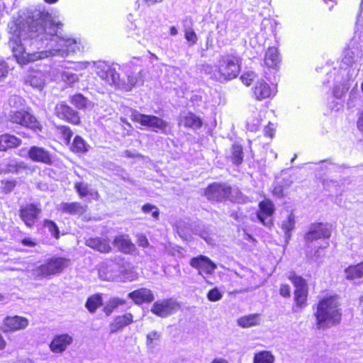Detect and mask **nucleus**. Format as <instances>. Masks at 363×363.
I'll return each instance as SVG.
<instances>
[{
    "label": "nucleus",
    "mask_w": 363,
    "mask_h": 363,
    "mask_svg": "<svg viewBox=\"0 0 363 363\" xmlns=\"http://www.w3.org/2000/svg\"><path fill=\"white\" fill-rule=\"evenodd\" d=\"M62 24H10L9 46L20 65L50 56L66 57L70 52L83 50L79 39L64 37Z\"/></svg>",
    "instance_id": "f257e3e1"
},
{
    "label": "nucleus",
    "mask_w": 363,
    "mask_h": 363,
    "mask_svg": "<svg viewBox=\"0 0 363 363\" xmlns=\"http://www.w3.org/2000/svg\"><path fill=\"white\" fill-rule=\"evenodd\" d=\"M315 325L318 330H325L338 325L342 320V310L337 296L321 299L314 312Z\"/></svg>",
    "instance_id": "f03ea898"
},
{
    "label": "nucleus",
    "mask_w": 363,
    "mask_h": 363,
    "mask_svg": "<svg viewBox=\"0 0 363 363\" xmlns=\"http://www.w3.org/2000/svg\"><path fill=\"white\" fill-rule=\"evenodd\" d=\"M64 20L57 11H48L43 6H33L20 10L18 21V23H61Z\"/></svg>",
    "instance_id": "7ed1b4c3"
},
{
    "label": "nucleus",
    "mask_w": 363,
    "mask_h": 363,
    "mask_svg": "<svg viewBox=\"0 0 363 363\" xmlns=\"http://www.w3.org/2000/svg\"><path fill=\"white\" fill-rule=\"evenodd\" d=\"M70 264L68 259L63 257H52L43 264L32 270L31 274L35 279H40L51 275L61 273Z\"/></svg>",
    "instance_id": "20e7f679"
},
{
    "label": "nucleus",
    "mask_w": 363,
    "mask_h": 363,
    "mask_svg": "<svg viewBox=\"0 0 363 363\" xmlns=\"http://www.w3.org/2000/svg\"><path fill=\"white\" fill-rule=\"evenodd\" d=\"M240 72L238 60L233 55L221 57L218 62V73L220 79L230 80L235 78Z\"/></svg>",
    "instance_id": "39448f33"
},
{
    "label": "nucleus",
    "mask_w": 363,
    "mask_h": 363,
    "mask_svg": "<svg viewBox=\"0 0 363 363\" xmlns=\"http://www.w3.org/2000/svg\"><path fill=\"white\" fill-rule=\"evenodd\" d=\"M93 65L96 74L106 84L121 87L119 74L112 66L103 61L94 62Z\"/></svg>",
    "instance_id": "423d86ee"
},
{
    "label": "nucleus",
    "mask_w": 363,
    "mask_h": 363,
    "mask_svg": "<svg viewBox=\"0 0 363 363\" xmlns=\"http://www.w3.org/2000/svg\"><path fill=\"white\" fill-rule=\"evenodd\" d=\"M131 117L134 121L151 128L155 132L160 130L165 133L167 128V123L156 116L142 114L135 111L132 113Z\"/></svg>",
    "instance_id": "0eeeda50"
},
{
    "label": "nucleus",
    "mask_w": 363,
    "mask_h": 363,
    "mask_svg": "<svg viewBox=\"0 0 363 363\" xmlns=\"http://www.w3.org/2000/svg\"><path fill=\"white\" fill-rule=\"evenodd\" d=\"M9 118L13 123L28 128L35 131L41 130L42 126L39 121H38L34 116L26 111H11L9 113Z\"/></svg>",
    "instance_id": "6e6552de"
},
{
    "label": "nucleus",
    "mask_w": 363,
    "mask_h": 363,
    "mask_svg": "<svg viewBox=\"0 0 363 363\" xmlns=\"http://www.w3.org/2000/svg\"><path fill=\"white\" fill-rule=\"evenodd\" d=\"M180 308L179 303L173 298H165L155 302L151 312L160 318H167L175 313Z\"/></svg>",
    "instance_id": "1a4fd4ad"
},
{
    "label": "nucleus",
    "mask_w": 363,
    "mask_h": 363,
    "mask_svg": "<svg viewBox=\"0 0 363 363\" xmlns=\"http://www.w3.org/2000/svg\"><path fill=\"white\" fill-rule=\"evenodd\" d=\"M289 279L296 288L294 291V298L296 305L299 307H302L306 304L308 296L306 281L303 278L295 274L294 273H291L289 275Z\"/></svg>",
    "instance_id": "9d476101"
},
{
    "label": "nucleus",
    "mask_w": 363,
    "mask_h": 363,
    "mask_svg": "<svg viewBox=\"0 0 363 363\" xmlns=\"http://www.w3.org/2000/svg\"><path fill=\"white\" fill-rule=\"evenodd\" d=\"M21 219L28 228H32L37 223L41 208L37 204L28 203L22 206L19 211Z\"/></svg>",
    "instance_id": "9b49d317"
},
{
    "label": "nucleus",
    "mask_w": 363,
    "mask_h": 363,
    "mask_svg": "<svg viewBox=\"0 0 363 363\" xmlns=\"http://www.w3.org/2000/svg\"><path fill=\"white\" fill-rule=\"evenodd\" d=\"M231 187L225 184L213 183L204 191V195L210 201H220L229 197Z\"/></svg>",
    "instance_id": "f8f14e48"
},
{
    "label": "nucleus",
    "mask_w": 363,
    "mask_h": 363,
    "mask_svg": "<svg viewBox=\"0 0 363 363\" xmlns=\"http://www.w3.org/2000/svg\"><path fill=\"white\" fill-rule=\"evenodd\" d=\"M190 265L198 269L199 274L202 276L205 279V274L211 275L213 274L215 269L217 268V266L214 262H213L208 257L203 255L192 258L190 260Z\"/></svg>",
    "instance_id": "ddd939ff"
},
{
    "label": "nucleus",
    "mask_w": 363,
    "mask_h": 363,
    "mask_svg": "<svg viewBox=\"0 0 363 363\" xmlns=\"http://www.w3.org/2000/svg\"><path fill=\"white\" fill-rule=\"evenodd\" d=\"M55 112L59 118L72 124L79 125L81 122L78 112L64 102L58 103L55 106Z\"/></svg>",
    "instance_id": "4468645a"
},
{
    "label": "nucleus",
    "mask_w": 363,
    "mask_h": 363,
    "mask_svg": "<svg viewBox=\"0 0 363 363\" xmlns=\"http://www.w3.org/2000/svg\"><path fill=\"white\" fill-rule=\"evenodd\" d=\"M122 272V267L118 263L108 261L104 263L99 269V277L104 281H115Z\"/></svg>",
    "instance_id": "2eb2a0df"
},
{
    "label": "nucleus",
    "mask_w": 363,
    "mask_h": 363,
    "mask_svg": "<svg viewBox=\"0 0 363 363\" xmlns=\"http://www.w3.org/2000/svg\"><path fill=\"white\" fill-rule=\"evenodd\" d=\"M330 235L331 230L328 224L316 223L310 227L304 238L306 242H313L318 239H328Z\"/></svg>",
    "instance_id": "dca6fc26"
},
{
    "label": "nucleus",
    "mask_w": 363,
    "mask_h": 363,
    "mask_svg": "<svg viewBox=\"0 0 363 363\" xmlns=\"http://www.w3.org/2000/svg\"><path fill=\"white\" fill-rule=\"evenodd\" d=\"M28 323L26 318L18 315L8 316L4 318L1 329L4 333L14 332L25 329Z\"/></svg>",
    "instance_id": "f3484780"
},
{
    "label": "nucleus",
    "mask_w": 363,
    "mask_h": 363,
    "mask_svg": "<svg viewBox=\"0 0 363 363\" xmlns=\"http://www.w3.org/2000/svg\"><path fill=\"white\" fill-rule=\"evenodd\" d=\"M259 211L257 213L258 219L267 227L273 224L272 215L274 212V205L270 200H264L259 203Z\"/></svg>",
    "instance_id": "a211bd4d"
},
{
    "label": "nucleus",
    "mask_w": 363,
    "mask_h": 363,
    "mask_svg": "<svg viewBox=\"0 0 363 363\" xmlns=\"http://www.w3.org/2000/svg\"><path fill=\"white\" fill-rule=\"evenodd\" d=\"M350 77L347 69L341 68L340 75L335 77V86L333 88V96L337 99H341L350 88Z\"/></svg>",
    "instance_id": "6ab92c4d"
},
{
    "label": "nucleus",
    "mask_w": 363,
    "mask_h": 363,
    "mask_svg": "<svg viewBox=\"0 0 363 363\" xmlns=\"http://www.w3.org/2000/svg\"><path fill=\"white\" fill-rule=\"evenodd\" d=\"M342 62L347 66H351L357 62H363L362 50L357 45H350L344 51Z\"/></svg>",
    "instance_id": "aec40b11"
},
{
    "label": "nucleus",
    "mask_w": 363,
    "mask_h": 363,
    "mask_svg": "<svg viewBox=\"0 0 363 363\" xmlns=\"http://www.w3.org/2000/svg\"><path fill=\"white\" fill-rule=\"evenodd\" d=\"M73 338L68 334L57 335L50 344V350L54 353H62L72 344Z\"/></svg>",
    "instance_id": "412c9836"
},
{
    "label": "nucleus",
    "mask_w": 363,
    "mask_h": 363,
    "mask_svg": "<svg viewBox=\"0 0 363 363\" xmlns=\"http://www.w3.org/2000/svg\"><path fill=\"white\" fill-rule=\"evenodd\" d=\"M29 158L36 162H41L46 164H52V156L45 148L38 146H33L28 152Z\"/></svg>",
    "instance_id": "4be33fe9"
},
{
    "label": "nucleus",
    "mask_w": 363,
    "mask_h": 363,
    "mask_svg": "<svg viewBox=\"0 0 363 363\" xmlns=\"http://www.w3.org/2000/svg\"><path fill=\"white\" fill-rule=\"evenodd\" d=\"M128 297L138 305L143 303H150L155 300L152 291L147 288L135 290L128 294Z\"/></svg>",
    "instance_id": "5701e85b"
},
{
    "label": "nucleus",
    "mask_w": 363,
    "mask_h": 363,
    "mask_svg": "<svg viewBox=\"0 0 363 363\" xmlns=\"http://www.w3.org/2000/svg\"><path fill=\"white\" fill-rule=\"evenodd\" d=\"M133 321V315L126 313L122 315L116 316L109 325L110 334H114L129 325Z\"/></svg>",
    "instance_id": "b1692460"
},
{
    "label": "nucleus",
    "mask_w": 363,
    "mask_h": 363,
    "mask_svg": "<svg viewBox=\"0 0 363 363\" xmlns=\"http://www.w3.org/2000/svg\"><path fill=\"white\" fill-rule=\"evenodd\" d=\"M57 209L63 213L82 215L86 211V206H83L79 202H62L57 206Z\"/></svg>",
    "instance_id": "393cba45"
},
{
    "label": "nucleus",
    "mask_w": 363,
    "mask_h": 363,
    "mask_svg": "<svg viewBox=\"0 0 363 363\" xmlns=\"http://www.w3.org/2000/svg\"><path fill=\"white\" fill-rule=\"evenodd\" d=\"M85 244L101 253H108L111 250L109 240L103 238H90L85 241Z\"/></svg>",
    "instance_id": "a878e982"
},
{
    "label": "nucleus",
    "mask_w": 363,
    "mask_h": 363,
    "mask_svg": "<svg viewBox=\"0 0 363 363\" xmlns=\"http://www.w3.org/2000/svg\"><path fill=\"white\" fill-rule=\"evenodd\" d=\"M113 245L119 251L125 254H130L135 249V245L132 242L128 235H125L116 236L113 241Z\"/></svg>",
    "instance_id": "bb28decb"
},
{
    "label": "nucleus",
    "mask_w": 363,
    "mask_h": 363,
    "mask_svg": "<svg viewBox=\"0 0 363 363\" xmlns=\"http://www.w3.org/2000/svg\"><path fill=\"white\" fill-rule=\"evenodd\" d=\"M272 89L269 85L263 79H259L253 87V94L258 101L269 98L272 95Z\"/></svg>",
    "instance_id": "cd10ccee"
},
{
    "label": "nucleus",
    "mask_w": 363,
    "mask_h": 363,
    "mask_svg": "<svg viewBox=\"0 0 363 363\" xmlns=\"http://www.w3.org/2000/svg\"><path fill=\"white\" fill-rule=\"evenodd\" d=\"M0 171L4 173H20L27 169L23 162H18L16 160H5L1 164Z\"/></svg>",
    "instance_id": "c85d7f7f"
},
{
    "label": "nucleus",
    "mask_w": 363,
    "mask_h": 363,
    "mask_svg": "<svg viewBox=\"0 0 363 363\" xmlns=\"http://www.w3.org/2000/svg\"><path fill=\"white\" fill-rule=\"evenodd\" d=\"M25 82L35 89L42 90L45 85V75L42 72H34L26 78Z\"/></svg>",
    "instance_id": "c756f323"
},
{
    "label": "nucleus",
    "mask_w": 363,
    "mask_h": 363,
    "mask_svg": "<svg viewBox=\"0 0 363 363\" xmlns=\"http://www.w3.org/2000/svg\"><path fill=\"white\" fill-rule=\"evenodd\" d=\"M21 144V140L15 135L3 134L0 135V151L15 148Z\"/></svg>",
    "instance_id": "7c9ffc66"
},
{
    "label": "nucleus",
    "mask_w": 363,
    "mask_h": 363,
    "mask_svg": "<svg viewBox=\"0 0 363 363\" xmlns=\"http://www.w3.org/2000/svg\"><path fill=\"white\" fill-rule=\"evenodd\" d=\"M144 74L142 70L138 72H133L128 74L127 82L123 89L125 91H130L134 86L143 84Z\"/></svg>",
    "instance_id": "2f4dec72"
},
{
    "label": "nucleus",
    "mask_w": 363,
    "mask_h": 363,
    "mask_svg": "<svg viewBox=\"0 0 363 363\" xmlns=\"http://www.w3.org/2000/svg\"><path fill=\"white\" fill-rule=\"evenodd\" d=\"M69 148L74 153H86L89 151L90 146L81 136L76 135Z\"/></svg>",
    "instance_id": "473e14b6"
},
{
    "label": "nucleus",
    "mask_w": 363,
    "mask_h": 363,
    "mask_svg": "<svg viewBox=\"0 0 363 363\" xmlns=\"http://www.w3.org/2000/svg\"><path fill=\"white\" fill-rule=\"evenodd\" d=\"M279 55L277 48L271 47L265 54L264 63L268 67H275L279 63Z\"/></svg>",
    "instance_id": "72a5a7b5"
},
{
    "label": "nucleus",
    "mask_w": 363,
    "mask_h": 363,
    "mask_svg": "<svg viewBox=\"0 0 363 363\" xmlns=\"http://www.w3.org/2000/svg\"><path fill=\"white\" fill-rule=\"evenodd\" d=\"M259 323V315L257 313L242 316L238 320V324L242 328H250Z\"/></svg>",
    "instance_id": "f704fd0d"
},
{
    "label": "nucleus",
    "mask_w": 363,
    "mask_h": 363,
    "mask_svg": "<svg viewBox=\"0 0 363 363\" xmlns=\"http://www.w3.org/2000/svg\"><path fill=\"white\" fill-rule=\"evenodd\" d=\"M275 357L270 351L262 350L255 354L253 363H274Z\"/></svg>",
    "instance_id": "c9c22d12"
},
{
    "label": "nucleus",
    "mask_w": 363,
    "mask_h": 363,
    "mask_svg": "<svg viewBox=\"0 0 363 363\" xmlns=\"http://www.w3.org/2000/svg\"><path fill=\"white\" fill-rule=\"evenodd\" d=\"M295 227V218L294 215L291 213L286 220H284L281 223V229L284 231L285 240L288 242L291 238V231L294 229Z\"/></svg>",
    "instance_id": "e433bc0d"
},
{
    "label": "nucleus",
    "mask_w": 363,
    "mask_h": 363,
    "mask_svg": "<svg viewBox=\"0 0 363 363\" xmlns=\"http://www.w3.org/2000/svg\"><path fill=\"white\" fill-rule=\"evenodd\" d=\"M70 103L77 108L80 110L86 109L91 102L82 94H77L70 97Z\"/></svg>",
    "instance_id": "4c0bfd02"
},
{
    "label": "nucleus",
    "mask_w": 363,
    "mask_h": 363,
    "mask_svg": "<svg viewBox=\"0 0 363 363\" xmlns=\"http://www.w3.org/2000/svg\"><path fill=\"white\" fill-rule=\"evenodd\" d=\"M182 123L185 127L192 128H199L202 125L200 118L191 113H189L184 117Z\"/></svg>",
    "instance_id": "58836bf2"
},
{
    "label": "nucleus",
    "mask_w": 363,
    "mask_h": 363,
    "mask_svg": "<svg viewBox=\"0 0 363 363\" xmlns=\"http://www.w3.org/2000/svg\"><path fill=\"white\" fill-rule=\"evenodd\" d=\"M102 305V298L100 295H94L89 297L86 302V308L90 313H94Z\"/></svg>",
    "instance_id": "ea45409f"
},
{
    "label": "nucleus",
    "mask_w": 363,
    "mask_h": 363,
    "mask_svg": "<svg viewBox=\"0 0 363 363\" xmlns=\"http://www.w3.org/2000/svg\"><path fill=\"white\" fill-rule=\"evenodd\" d=\"M243 152L242 146L235 144L232 147L231 160L234 164L239 165L242 162Z\"/></svg>",
    "instance_id": "a19ab883"
},
{
    "label": "nucleus",
    "mask_w": 363,
    "mask_h": 363,
    "mask_svg": "<svg viewBox=\"0 0 363 363\" xmlns=\"http://www.w3.org/2000/svg\"><path fill=\"white\" fill-rule=\"evenodd\" d=\"M61 79L67 84L72 85L79 80V77L77 74L67 70L61 73Z\"/></svg>",
    "instance_id": "79ce46f5"
},
{
    "label": "nucleus",
    "mask_w": 363,
    "mask_h": 363,
    "mask_svg": "<svg viewBox=\"0 0 363 363\" xmlns=\"http://www.w3.org/2000/svg\"><path fill=\"white\" fill-rule=\"evenodd\" d=\"M357 265H352L348 267L345 270V277L347 279H354L362 277L359 271L358 270Z\"/></svg>",
    "instance_id": "37998d69"
},
{
    "label": "nucleus",
    "mask_w": 363,
    "mask_h": 363,
    "mask_svg": "<svg viewBox=\"0 0 363 363\" xmlns=\"http://www.w3.org/2000/svg\"><path fill=\"white\" fill-rule=\"evenodd\" d=\"M60 133L62 135L64 142L66 145L70 143L72 137L73 136V132L69 127L66 125H62L58 128Z\"/></svg>",
    "instance_id": "c03bdc74"
},
{
    "label": "nucleus",
    "mask_w": 363,
    "mask_h": 363,
    "mask_svg": "<svg viewBox=\"0 0 363 363\" xmlns=\"http://www.w3.org/2000/svg\"><path fill=\"white\" fill-rule=\"evenodd\" d=\"M43 226L48 230L54 238H59L60 231L55 223L50 220H45Z\"/></svg>",
    "instance_id": "a18cd8bd"
},
{
    "label": "nucleus",
    "mask_w": 363,
    "mask_h": 363,
    "mask_svg": "<svg viewBox=\"0 0 363 363\" xmlns=\"http://www.w3.org/2000/svg\"><path fill=\"white\" fill-rule=\"evenodd\" d=\"M74 188L81 198L90 194V191L89 190V186L86 183L76 182L74 184Z\"/></svg>",
    "instance_id": "49530a36"
},
{
    "label": "nucleus",
    "mask_w": 363,
    "mask_h": 363,
    "mask_svg": "<svg viewBox=\"0 0 363 363\" xmlns=\"http://www.w3.org/2000/svg\"><path fill=\"white\" fill-rule=\"evenodd\" d=\"M142 211L145 213H152V216L155 219L157 220L160 216V211L158 208L156 206L147 203L143 206Z\"/></svg>",
    "instance_id": "de8ad7c7"
},
{
    "label": "nucleus",
    "mask_w": 363,
    "mask_h": 363,
    "mask_svg": "<svg viewBox=\"0 0 363 363\" xmlns=\"http://www.w3.org/2000/svg\"><path fill=\"white\" fill-rule=\"evenodd\" d=\"M223 297V294L221 292L218 290V288H213V289L210 290L207 294V298L210 301H218L220 300Z\"/></svg>",
    "instance_id": "09e8293b"
},
{
    "label": "nucleus",
    "mask_w": 363,
    "mask_h": 363,
    "mask_svg": "<svg viewBox=\"0 0 363 363\" xmlns=\"http://www.w3.org/2000/svg\"><path fill=\"white\" fill-rule=\"evenodd\" d=\"M185 38L188 42L191 43V45L196 43L197 35L191 28L187 27L185 28Z\"/></svg>",
    "instance_id": "8fccbe9b"
},
{
    "label": "nucleus",
    "mask_w": 363,
    "mask_h": 363,
    "mask_svg": "<svg viewBox=\"0 0 363 363\" xmlns=\"http://www.w3.org/2000/svg\"><path fill=\"white\" fill-rule=\"evenodd\" d=\"M23 99L18 96L13 95L9 98V104L11 107L19 108L23 106Z\"/></svg>",
    "instance_id": "3c124183"
},
{
    "label": "nucleus",
    "mask_w": 363,
    "mask_h": 363,
    "mask_svg": "<svg viewBox=\"0 0 363 363\" xmlns=\"http://www.w3.org/2000/svg\"><path fill=\"white\" fill-rule=\"evenodd\" d=\"M21 243L26 247H35L38 245V240L30 237H25L21 240Z\"/></svg>",
    "instance_id": "603ef678"
},
{
    "label": "nucleus",
    "mask_w": 363,
    "mask_h": 363,
    "mask_svg": "<svg viewBox=\"0 0 363 363\" xmlns=\"http://www.w3.org/2000/svg\"><path fill=\"white\" fill-rule=\"evenodd\" d=\"M1 184L3 191L6 194L10 193L16 185L15 181H2Z\"/></svg>",
    "instance_id": "864d4df0"
},
{
    "label": "nucleus",
    "mask_w": 363,
    "mask_h": 363,
    "mask_svg": "<svg viewBox=\"0 0 363 363\" xmlns=\"http://www.w3.org/2000/svg\"><path fill=\"white\" fill-rule=\"evenodd\" d=\"M256 74L253 72H250L242 74L240 79L245 84L249 86L251 84V82L254 80Z\"/></svg>",
    "instance_id": "5fc2aeb1"
},
{
    "label": "nucleus",
    "mask_w": 363,
    "mask_h": 363,
    "mask_svg": "<svg viewBox=\"0 0 363 363\" xmlns=\"http://www.w3.org/2000/svg\"><path fill=\"white\" fill-rule=\"evenodd\" d=\"M260 125V121L258 118H255L250 121V119L247 121V129L252 132L256 131Z\"/></svg>",
    "instance_id": "6e6d98bb"
},
{
    "label": "nucleus",
    "mask_w": 363,
    "mask_h": 363,
    "mask_svg": "<svg viewBox=\"0 0 363 363\" xmlns=\"http://www.w3.org/2000/svg\"><path fill=\"white\" fill-rule=\"evenodd\" d=\"M8 74V65L3 60H0V82H2Z\"/></svg>",
    "instance_id": "4d7b16f0"
},
{
    "label": "nucleus",
    "mask_w": 363,
    "mask_h": 363,
    "mask_svg": "<svg viewBox=\"0 0 363 363\" xmlns=\"http://www.w3.org/2000/svg\"><path fill=\"white\" fill-rule=\"evenodd\" d=\"M161 337V334L157 331L153 330L147 335V344H152L154 340H158Z\"/></svg>",
    "instance_id": "13d9d810"
},
{
    "label": "nucleus",
    "mask_w": 363,
    "mask_h": 363,
    "mask_svg": "<svg viewBox=\"0 0 363 363\" xmlns=\"http://www.w3.org/2000/svg\"><path fill=\"white\" fill-rule=\"evenodd\" d=\"M108 303L110 304V307H111L113 309H116L119 306L125 304V301L118 298H113L110 299Z\"/></svg>",
    "instance_id": "bf43d9fd"
},
{
    "label": "nucleus",
    "mask_w": 363,
    "mask_h": 363,
    "mask_svg": "<svg viewBox=\"0 0 363 363\" xmlns=\"http://www.w3.org/2000/svg\"><path fill=\"white\" fill-rule=\"evenodd\" d=\"M138 244L140 247H146L149 245V242L146 236L140 235L138 238Z\"/></svg>",
    "instance_id": "052dcab7"
},
{
    "label": "nucleus",
    "mask_w": 363,
    "mask_h": 363,
    "mask_svg": "<svg viewBox=\"0 0 363 363\" xmlns=\"http://www.w3.org/2000/svg\"><path fill=\"white\" fill-rule=\"evenodd\" d=\"M280 294L284 297L290 296V287L289 285H281L280 287Z\"/></svg>",
    "instance_id": "680f3d73"
},
{
    "label": "nucleus",
    "mask_w": 363,
    "mask_h": 363,
    "mask_svg": "<svg viewBox=\"0 0 363 363\" xmlns=\"http://www.w3.org/2000/svg\"><path fill=\"white\" fill-rule=\"evenodd\" d=\"M273 194L278 197H282L283 194V187L281 186L277 185L273 189Z\"/></svg>",
    "instance_id": "e2e57ef3"
},
{
    "label": "nucleus",
    "mask_w": 363,
    "mask_h": 363,
    "mask_svg": "<svg viewBox=\"0 0 363 363\" xmlns=\"http://www.w3.org/2000/svg\"><path fill=\"white\" fill-rule=\"evenodd\" d=\"M270 125H271V123H269V125L266 126L264 128V133L265 135L272 138V136L274 135V129H273V128H271Z\"/></svg>",
    "instance_id": "0e129e2a"
},
{
    "label": "nucleus",
    "mask_w": 363,
    "mask_h": 363,
    "mask_svg": "<svg viewBox=\"0 0 363 363\" xmlns=\"http://www.w3.org/2000/svg\"><path fill=\"white\" fill-rule=\"evenodd\" d=\"M113 311H114V309L112 308L111 307H110L109 303H108L107 305L104 308V311L105 312V313L107 315H111Z\"/></svg>",
    "instance_id": "69168bd1"
},
{
    "label": "nucleus",
    "mask_w": 363,
    "mask_h": 363,
    "mask_svg": "<svg viewBox=\"0 0 363 363\" xmlns=\"http://www.w3.org/2000/svg\"><path fill=\"white\" fill-rule=\"evenodd\" d=\"M211 363H228V360L222 357L215 358Z\"/></svg>",
    "instance_id": "338daca9"
},
{
    "label": "nucleus",
    "mask_w": 363,
    "mask_h": 363,
    "mask_svg": "<svg viewBox=\"0 0 363 363\" xmlns=\"http://www.w3.org/2000/svg\"><path fill=\"white\" fill-rule=\"evenodd\" d=\"M357 126L358 128L363 132V114L359 118Z\"/></svg>",
    "instance_id": "774afa93"
}]
</instances>
